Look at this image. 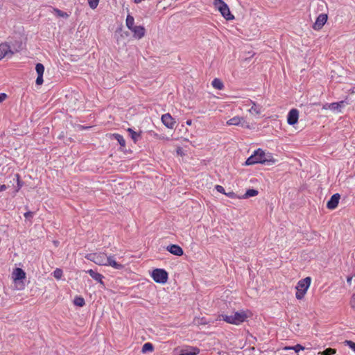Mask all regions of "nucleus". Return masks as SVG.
<instances>
[{
  "instance_id": "obj_20",
  "label": "nucleus",
  "mask_w": 355,
  "mask_h": 355,
  "mask_svg": "<svg viewBox=\"0 0 355 355\" xmlns=\"http://www.w3.org/2000/svg\"><path fill=\"white\" fill-rule=\"evenodd\" d=\"M258 194H259V191L257 190H255L254 189H248V190H247V191H245L244 195H243L240 198L248 199L250 197L257 196Z\"/></svg>"
},
{
  "instance_id": "obj_29",
  "label": "nucleus",
  "mask_w": 355,
  "mask_h": 355,
  "mask_svg": "<svg viewBox=\"0 0 355 355\" xmlns=\"http://www.w3.org/2000/svg\"><path fill=\"white\" fill-rule=\"evenodd\" d=\"M54 12L58 17H63V18H67L69 17V15L67 12H63L58 8H55Z\"/></svg>"
},
{
  "instance_id": "obj_23",
  "label": "nucleus",
  "mask_w": 355,
  "mask_h": 355,
  "mask_svg": "<svg viewBox=\"0 0 355 355\" xmlns=\"http://www.w3.org/2000/svg\"><path fill=\"white\" fill-rule=\"evenodd\" d=\"M154 350L153 345L151 343H146L144 344L142 346V352L143 353H147V352H153Z\"/></svg>"
},
{
  "instance_id": "obj_39",
  "label": "nucleus",
  "mask_w": 355,
  "mask_h": 355,
  "mask_svg": "<svg viewBox=\"0 0 355 355\" xmlns=\"http://www.w3.org/2000/svg\"><path fill=\"white\" fill-rule=\"evenodd\" d=\"M331 103H325L322 105L324 110H331Z\"/></svg>"
},
{
  "instance_id": "obj_43",
  "label": "nucleus",
  "mask_w": 355,
  "mask_h": 355,
  "mask_svg": "<svg viewBox=\"0 0 355 355\" xmlns=\"http://www.w3.org/2000/svg\"><path fill=\"white\" fill-rule=\"evenodd\" d=\"M79 128H80V130H88L91 127L90 126L80 125Z\"/></svg>"
},
{
  "instance_id": "obj_6",
  "label": "nucleus",
  "mask_w": 355,
  "mask_h": 355,
  "mask_svg": "<svg viewBox=\"0 0 355 355\" xmlns=\"http://www.w3.org/2000/svg\"><path fill=\"white\" fill-rule=\"evenodd\" d=\"M151 278L154 282L157 284H164L168 282V272L163 269H155L151 272Z\"/></svg>"
},
{
  "instance_id": "obj_49",
  "label": "nucleus",
  "mask_w": 355,
  "mask_h": 355,
  "mask_svg": "<svg viewBox=\"0 0 355 355\" xmlns=\"http://www.w3.org/2000/svg\"><path fill=\"white\" fill-rule=\"evenodd\" d=\"M0 60H1V58L0 57Z\"/></svg>"
},
{
  "instance_id": "obj_44",
  "label": "nucleus",
  "mask_w": 355,
  "mask_h": 355,
  "mask_svg": "<svg viewBox=\"0 0 355 355\" xmlns=\"http://www.w3.org/2000/svg\"><path fill=\"white\" fill-rule=\"evenodd\" d=\"M6 189V185L5 184H1L0 185V192L4 191Z\"/></svg>"
},
{
  "instance_id": "obj_15",
  "label": "nucleus",
  "mask_w": 355,
  "mask_h": 355,
  "mask_svg": "<svg viewBox=\"0 0 355 355\" xmlns=\"http://www.w3.org/2000/svg\"><path fill=\"white\" fill-rule=\"evenodd\" d=\"M169 253L173 255L182 256L183 255V250L180 245L175 244H171L166 248Z\"/></svg>"
},
{
  "instance_id": "obj_28",
  "label": "nucleus",
  "mask_w": 355,
  "mask_h": 355,
  "mask_svg": "<svg viewBox=\"0 0 355 355\" xmlns=\"http://www.w3.org/2000/svg\"><path fill=\"white\" fill-rule=\"evenodd\" d=\"M336 349L328 348V349H324V351H323V352H319L318 354H320L321 355H334L336 354Z\"/></svg>"
},
{
  "instance_id": "obj_38",
  "label": "nucleus",
  "mask_w": 355,
  "mask_h": 355,
  "mask_svg": "<svg viewBox=\"0 0 355 355\" xmlns=\"http://www.w3.org/2000/svg\"><path fill=\"white\" fill-rule=\"evenodd\" d=\"M33 216V213L31 211H27L25 214H24V217L26 218H31Z\"/></svg>"
},
{
  "instance_id": "obj_1",
  "label": "nucleus",
  "mask_w": 355,
  "mask_h": 355,
  "mask_svg": "<svg viewBox=\"0 0 355 355\" xmlns=\"http://www.w3.org/2000/svg\"><path fill=\"white\" fill-rule=\"evenodd\" d=\"M85 258L98 266H111L116 270L124 268L123 264L116 262L114 255L107 256L103 252L89 253L85 254Z\"/></svg>"
},
{
  "instance_id": "obj_41",
  "label": "nucleus",
  "mask_w": 355,
  "mask_h": 355,
  "mask_svg": "<svg viewBox=\"0 0 355 355\" xmlns=\"http://www.w3.org/2000/svg\"><path fill=\"white\" fill-rule=\"evenodd\" d=\"M227 196L231 198H234L235 197V193H233V192H230V193H225Z\"/></svg>"
},
{
  "instance_id": "obj_17",
  "label": "nucleus",
  "mask_w": 355,
  "mask_h": 355,
  "mask_svg": "<svg viewBox=\"0 0 355 355\" xmlns=\"http://www.w3.org/2000/svg\"><path fill=\"white\" fill-rule=\"evenodd\" d=\"M348 103L345 100L331 103V110L336 112H341L342 109Z\"/></svg>"
},
{
  "instance_id": "obj_10",
  "label": "nucleus",
  "mask_w": 355,
  "mask_h": 355,
  "mask_svg": "<svg viewBox=\"0 0 355 355\" xmlns=\"http://www.w3.org/2000/svg\"><path fill=\"white\" fill-rule=\"evenodd\" d=\"M299 118V111L295 109H291L287 115V122L289 125H295L297 123Z\"/></svg>"
},
{
  "instance_id": "obj_32",
  "label": "nucleus",
  "mask_w": 355,
  "mask_h": 355,
  "mask_svg": "<svg viewBox=\"0 0 355 355\" xmlns=\"http://www.w3.org/2000/svg\"><path fill=\"white\" fill-rule=\"evenodd\" d=\"M349 306L351 309L355 311V293L350 297Z\"/></svg>"
},
{
  "instance_id": "obj_37",
  "label": "nucleus",
  "mask_w": 355,
  "mask_h": 355,
  "mask_svg": "<svg viewBox=\"0 0 355 355\" xmlns=\"http://www.w3.org/2000/svg\"><path fill=\"white\" fill-rule=\"evenodd\" d=\"M251 148H248V146H246L243 150H241V153L243 154H245V153H251L252 152L250 151Z\"/></svg>"
},
{
  "instance_id": "obj_7",
  "label": "nucleus",
  "mask_w": 355,
  "mask_h": 355,
  "mask_svg": "<svg viewBox=\"0 0 355 355\" xmlns=\"http://www.w3.org/2000/svg\"><path fill=\"white\" fill-rule=\"evenodd\" d=\"M275 162V160L272 157L270 159H267L266 157H248L245 164L249 166L255 164H261L270 166L274 164Z\"/></svg>"
},
{
  "instance_id": "obj_24",
  "label": "nucleus",
  "mask_w": 355,
  "mask_h": 355,
  "mask_svg": "<svg viewBox=\"0 0 355 355\" xmlns=\"http://www.w3.org/2000/svg\"><path fill=\"white\" fill-rule=\"evenodd\" d=\"M73 303L75 306H78V307H83L85 306V299L80 296L75 297Z\"/></svg>"
},
{
  "instance_id": "obj_27",
  "label": "nucleus",
  "mask_w": 355,
  "mask_h": 355,
  "mask_svg": "<svg viewBox=\"0 0 355 355\" xmlns=\"http://www.w3.org/2000/svg\"><path fill=\"white\" fill-rule=\"evenodd\" d=\"M35 71L37 75H43L44 72V66L42 63H37L35 65Z\"/></svg>"
},
{
  "instance_id": "obj_16",
  "label": "nucleus",
  "mask_w": 355,
  "mask_h": 355,
  "mask_svg": "<svg viewBox=\"0 0 355 355\" xmlns=\"http://www.w3.org/2000/svg\"><path fill=\"white\" fill-rule=\"evenodd\" d=\"M245 121L244 120L243 118H241V117H239V116H234L230 119H229L227 121V125H241L242 127H245Z\"/></svg>"
},
{
  "instance_id": "obj_30",
  "label": "nucleus",
  "mask_w": 355,
  "mask_h": 355,
  "mask_svg": "<svg viewBox=\"0 0 355 355\" xmlns=\"http://www.w3.org/2000/svg\"><path fill=\"white\" fill-rule=\"evenodd\" d=\"M88 4L92 9H95L99 3V0H87Z\"/></svg>"
},
{
  "instance_id": "obj_4",
  "label": "nucleus",
  "mask_w": 355,
  "mask_h": 355,
  "mask_svg": "<svg viewBox=\"0 0 355 355\" xmlns=\"http://www.w3.org/2000/svg\"><path fill=\"white\" fill-rule=\"evenodd\" d=\"M311 279L310 277H306L302 279L297 282L295 289V297L297 300H302L306 296L308 289L310 288Z\"/></svg>"
},
{
  "instance_id": "obj_22",
  "label": "nucleus",
  "mask_w": 355,
  "mask_h": 355,
  "mask_svg": "<svg viewBox=\"0 0 355 355\" xmlns=\"http://www.w3.org/2000/svg\"><path fill=\"white\" fill-rule=\"evenodd\" d=\"M213 87L217 89H222L224 87L223 82L219 78H214L211 83Z\"/></svg>"
},
{
  "instance_id": "obj_2",
  "label": "nucleus",
  "mask_w": 355,
  "mask_h": 355,
  "mask_svg": "<svg viewBox=\"0 0 355 355\" xmlns=\"http://www.w3.org/2000/svg\"><path fill=\"white\" fill-rule=\"evenodd\" d=\"M218 317L219 320H223L227 323L238 326L245 322L248 318V315L244 311H241L234 312V314L230 315L220 314Z\"/></svg>"
},
{
  "instance_id": "obj_33",
  "label": "nucleus",
  "mask_w": 355,
  "mask_h": 355,
  "mask_svg": "<svg viewBox=\"0 0 355 355\" xmlns=\"http://www.w3.org/2000/svg\"><path fill=\"white\" fill-rule=\"evenodd\" d=\"M250 112H254L256 114H259L261 113V108L259 107H257V105L254 103H253V105L250 108Z\"/></svg>"
},
{
  "instance_id": "obj_19",
  "label": "nucleus",
  "mask_w": 355,
  "mask_h": 355,
  "mask_svg": "<svg viewBox=\"0 0 355 355\" xmlns=\"http://www.w3.org/2000/svg\"><path fill=\"white\" fill-rule=\"evenodd\" d=\"M127 131L135 144L141 139V132H135L130 128H128Z\"/></svg>"
},
{
  "instance_id": "obj_13",
  "label": "nucleus",
  "mask_w": 355,
  "mask_h": 355,
  "mask_svg": "<svg viewBox=\"0 0 355 355\" xmlns=\"http://www.w3.org/2000/svg\"><path fill=\"white\" fill-rule=\"evenodd\" d=\"M162 121L166 127L170 129H173L176 123L169 113L164 114L162 116Z\"/></svg>"
},
{
  "instance_id": "obj_50",
  "label": "nucleus",
  "mask_w": 355,
  "mask_h": 355,
  "mask_svg": "<svg viewBox=\"0 0 355 355\" xmlns=\"http://www.w3.org/2000/svg\"><path fill=\"white\" fill-rule=\"evenodd\" d=\"M354 277H355V273H354Z\"/></svg>"
},
{
  "instance_id": "obj_26",
  "label": "nucleus",
  "mask_w": 355,
  "mask_h": 355,
  "mask_svg": "<svg viewBox=\"0 0 355 355\" xmlns=\"http://www.w3.org/2000/svg\"><path fill=\"white\" fill-rule=\"evenodd\" d=\"M284 349L285 350H288V349H292L296 352L300 351V350H304V347H302L301 345L300 344H297L294 346H291V347H284Z\"/></svg>"
},
{
  "instance_id": "obj_48",
  "label": "nucleus",
  "mask_w": 355,
  "mask_h": 355,
  "mask_svg": "<svg viewBox=\"0 0 355 355\" xmlns=\"http://www.w3.org/2000/svg\"><path fill=\"white\" fill-rule=\"evenodd\" d=\"M54 244H55V245L58 246V245L59 244V242L55 241H54Z\"/></svg>"
},
{
  "instance_id": "obj_45",
  "label": "nucleus",
  "mask_w": 355,
  "mask_h": 355,
  "mask_svg": "<svg viewBox=\"0 0 355 355\" xmlns=\"http://www.w3.org/2000/svg\"><path fill=\"white\" fill-rule=\"evenodd\" d=\"M186 123H187V125H191V123H192V121H191V120H187V122H186Z\"/></svg>"
},
{
  "instance_id": "obj_3",
  "label": "nucleus",
  "mask_w": 355,
  "mask_h": 355,
  "mask_svg": "<svg viewBox=\"0 0 355 355\" xmlns=\"http://www.w3.org/2000/svg\"><path fill=\"white\" fill-rule=\"evenodd\" d=\"M126 26L134 33V37L137 39L142 38L146 33V30L142 26H135L134 17L128 14L125 20Z\"/></svg>"
},
{
  "instance_id": "obj_5",
  "label": "nucleus",
  "mask_w": 355,
  "mask_h": 355,
  "mask_svg": "<svg viewBox=\"0 0 355 355\" xmlns=\"http://www.w3.org/2000/svg\"><path fill=\"white\" fill-rule=\"evenodd\" d=\"M213 5L225 19L232 20L234 19V16L231 13L229 6L223 0H213Z\"/></svg>"
},
{
  "instance_id": "obj_9",
  "label": "nucleus",
  "mask_w": 355,
  "mask_h": 355,
  "mask_svg": "<svg viewBox=\"0 0 355 355\" xmlns=\"http://www.w3.org/2000/svg\"><path fill=\"white\" fill-rule=\"evenodd\" d=\"M340 196L338 193H336L331 196L330 200L326 204V207L330 210H334L338 206Z\"/></svg>"
},
{
  "instance_id": "obj_36",
  "label": "nucleus",
  "mask_w": 355,
  "mask_h": 355,
  "mask_svg": "<svg viewBox=\"0 0 355 355\" xmlns=\"http://www.w3.org/2000/svg\"><path fill=\"white\" fill-rule=\"evenodd\" d=\"M216 190L220 193H225V192L224 191V188L220 185L216 186Z\"/></svg>"
},
{
  "instance_id": "obj_21",
  "label": "nucleus",
  "mask_w": 355,
  "mask_h": 355,
  "mask_svg": "<svg viewBox=\"0 0 355 355\" xmlns=\"http://www.w3.org/2000/svg\"><path fill=\"white\" fill-rule=\"evenodd\" d=\"M112 137L119 142L121 147H125V141L122 135L115 133L112 135Z\"/></svg>"
},
{
  "instance_id": "obj_8",
  "label": "nucleus",
  "mask_w": 355,
  "mask_h": 355,
  "mask_svg": "<svg viewBox=\"0 0 355 355\" xmlns=\"http://www.w3.org/2000/svg\"><path fill=\"white\" fill-rule=\"evenodd\" d=\"M22 44L20 43L19 44L18 49H16L14 46H10L6 44H0V57L1 59L4 58L8 53H10L12 55L15 53V52L18 51L19 49H22Z\"/></svg>"
},
{
  "instance_id": "obj_40",
  "label": "nucleus",
  "mask_w": 355,
  "mask_h": 355,
  "mask_svg": "<svg viewBox=\"0 0 355 355\" xmlns=\"http://www.w3.org/2000/svg\"><path fill=\"white\" fill-rule=\"evenodd\" d=\"M6 96H7V95L5 93H1L0 94V103L6 99Z\"/></svg>"
},
{
  "instance_id": "obj_35",
  "label": "nucleus",
  "mask_w": 355,
  "mask_h": 355,
  "mask_svg": "<svg viewBox=\"0 0 355 355\" xmlns=\"http://www.w3.org/2000/svg\"><path fill=\"white\" fill-rule=\"evenodd\" d=\"M346 345L349 347V348L352 349V350L355 352V343L351 340H346Z\"/></svg>"
},
{
  "instance_id": "obj_34",
  "label": "nucleus",
  "mask_w": 355,
  "mask_h": 355,
  "mask_svg": "<svg viewBox=\"0 0 355 355\" xmlns=\"http://www.w3.org/2000/svg\"><path fill=\"white\" fill-rule=\"evenodd\" d=\"M44 82L43 75H37L35 83L37 85H41Z\"/></svg>"
},
{
  "instance_id": "obj_31",
  "label": "nucleus",
  "mask_w": 355,
  "mask_h": 355,
  "mask_svg": "<svg viewBox=\"0 0 355 355\" xmlns=\"http://www.w3.org/2000/svg\"><path fill=\"white\" fill-rule=\"evenodd\" d=\"M250 155H266L265 152L261 148H257L252 151Z\"/></svg>"
},
{
  "instance_id": "obj_12",
  "label": "nucleus",
  "mask_w": 355,
  "mask_h": 355,
  "mask_svg": "<svg viewBox=\"0 0 355 355\" xmlns=\"http://www.w3.org/2000/svg\"><path fill=\"white\" fill-rule=\"evenodd\" d=\"M200 352V349L196 347L186 345L182 349L179 355H198Z\"/></svg>"
},
{
  "instance_id": "obj_25",
  "label": "nucleus",
  "mask_w": 355,
  "mask_h": 355,
  "mask_svg": "<svg viewBox=\"0 0 355 355\" xmlns=\"http://www.w3.org/2000/svg\"><path fill=\"white\" fill-rule=\"evenodd\" d=\"M53 276H54L55 279L57 280L60 279L62 277L63 272L60 268L55 269L54 272H53Z\"/></svg>"
},
{
  "instance_id": "obj_14",
  "label": "nucleus",
  "mask_w": 355,
  "mask_h": 355,
  "mask_svg": "<svg viewBox=\"0 0 355 355\" xmlns=\"http://www.w3.org/2000/svg\"><path fill=\"white\" fill-rule=\"evenodd\" d=\"M12 280H14V282H17L19 280H24L26 279V272H24L21 268H16L12 272Z\"/></svg>"
},
{
  "instance_id": "obj_46",
  "label": "nucleus",
  "mask_w": 355,
  "mask_h": 355,
  "mask_svg": "<svg viewBox=\"0 0 355 355\" xmlns=\"http://www.w3.org/2000/svg\"><path fill=\"white\" fill-rule=\"evenodd\" d=\"M17 180H18V184H19V175H16Z\"/></svg>"
},
{
  "instance_id": "obj_18",
  "label": "nucleus",
  "mask_w": 355,
  "mask_h": 355,
  "mask_svg": "<svg viewBox=\"0 0 355 355\" xmlns=\"http://www.w3.org/2000/svg\"><path fill=\"white\" fill-rule=\"evenodd\" d=\"M86 272L88 273L89 275H90L94 281L100 283L102 285L103 284V276L101 274H100L99 272H95L92 269H89L88 270L86 271Z\"/></svg>"
},
{
  "instance_id": "obj_42",
  "label": "nucleus",
  "mask_w": 355,
  "mask_h": 355,
  "mask_svg": "<svg viewBox=\"0 0 355 355\" xmlns=\"http://www.w3.org/2000/svg\"><path fill=\"white\" fill-rule=\"evenodd\" d=\"M353 279V276H349L347 277V283L349 285L351 284L352 279Z\"/></svg>"
},
{
  "instance_id": "obj_11",
  "label": "nucleus",
  "mask_w": 355,
  "mask_h": 355,
  "mask_svg": "<svg viewBox=\"0 0 355 355\" xmlns=\"http://www.w3.org/2000/svg\"><path fill=\"white\" fill-rule=\"evenodd\" d=\"M328 19V16L327 14H320L316 19V21L313 25V28L314 30H320L323 26L325 24Z\"/></svg>"
},
{
  "instance_id": "obj_47",
  "label": "nucleus",
  "mask_w": 355,
  "mask_h": 355,
  "mask_svg": "<svg viewBox=\"0 0 355 355\" xmlns=\"http://www.w3.org/2000/svg\"><path fill=\"white\" fill-rule=\"evenodd\" d=\"M182 152V149L180 148H179L178 150H177V153L178 154H180Z\"/></svg>"
}]
</instances>
